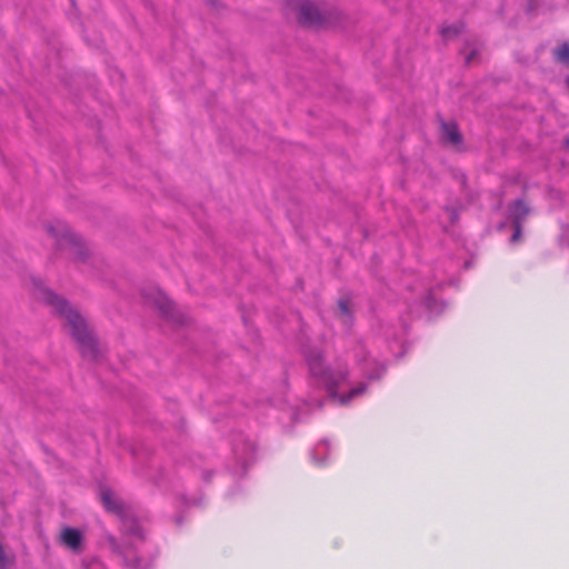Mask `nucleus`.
<instances>
[{
    "instance_id": "nucleus-10",
    "label": "nucleus",
    "mask_w": 569,
    "mask_h": 569,
    "mask_svg": "<svg viewBox=\"0 0 569 569\" xmlns=\"http://www.w3.org/2000/svg\"><path fill=\"white\" fill-rule=\"evenodd\" d=\"M109 541L111 543L112 549L123 557L124 565L128 568L141 569V566H140L141 559L140 558H134L132 560L129 559V556L127 552V550L129 549V546H122V545L118 543L114 538H110Z\"/></svg>"
},
{
    "instance_id": "nucleus-3",
    "label": "nucleus",
    "mask_w": 569,
    "mask_h": 569,
    "mask_svg": "<svg viewBox=\"0 0 569 569\" xmlns=\"http://www.w3.org/2000/svg\"><path fill=\"white\" fill-rule=\"evenodd\" d=\"M46 230L58 249L66 250L71 258L84 260L88 257L89 250L82 242V239L73 233L66 222L56 220L48 223Z\"/></svg>"
},
{
    "instance_id": "nucleus-9",
    "label": "nucleus",
    "mask_w": 569,
    "mask_h": 569,
    "mask_svg": "<svg viewBox=\"0 0 569 569\" xmlns=\"http://www.w3.org/2000/svg\"><path fill=\"white\" fill-rule=\"evenodd\" d=\"M529 207L521 200H517L513 202L511 207V217L513 220V226L517 228V233L520 232L521 223L529 214Z\"/></svg>"
},
{
    "instance_id": "nucleus-12",
    "label": "nucleus",
    "mask_w": 569,
    "mask_h": 569,
    "mask_svg": "<svg viewBox=\"0 0 569 569\" xmlns=\"http://www.w3.org/2000/svg\"><path fill=\"white\" fill-rule=\"evenodd\" d=\"M365 392V386L363 385H359L358 387L356 388H352L348 395L346 396H341L339 398V402L345 405V403H348L353 397L356 396H359L361 393Z\"/></svg>"
},
{
    "instance_id": "nucleus-4",
    "label": "nucleus",
    "mask_w": 569,
    "mask_h": 569,
    "mask_svg": "<svg viewBox=\"0 0 569 569\" xmlns=\"http://www.w3.org/2000/svg\"><path fill=\"white\" fill-rule=\"evenodd\" d=\"M100 499L108 511L113 512L121 518V531L126 538H136L141 541L144 540V529L137 519L124 512L121 501L110 489H102L100 492Z\"/></svg>"
},
{
    "instance_id": "nucleus-6",
    "label": "nucleus",
    "mask_w": 569,
    "mask_h": 569,
    "mask_svg": "<svg viewBox=\"0 0 569 569\" xmlns=\"http://www.w3.org/2000/svg\"><path fill=\"white\" fill-rule=\"evenodd\" d=\"M297 19L302 24L313 26L320 21V13L309 1H299L297 4Z\"/></svg>"
},
{
    "instance_id": "nucleus-11",
    "label": "nucleus",
    "mask_w": 569,
    "mask_h": 569,
    "mask_svg": "<svg viewBox=\"0 0 569 569\" xmlns=\"http://www.w3.org/2000/svg\"><path fill=\"white\" fill-rule=\"evenodd\" d=\"M556 58L562 63L569 64V44L563 43L556 50Z\"/></svg>"
},
{
    "instance_id": "nucleus-2",
    "label": "nucleus",
    "mask_w": 569,
    "mask_h": 569,
    "mask_svg": "<svg viewBox=\"0 0 569 569\" xmlns=\"http://www.w3.org/2000/svg\"><path fill=\"white\" fill-rule=\"evenodd\" d=\"M307 363L311 376L325 387L331 398H336L339 387L348 378L346 366L338 365L335 369L328 367L322 355L318 351H311L307 356Z\"/></svg>"
},
{
    "instance_id": "nucleus-8",
    "label": "nucleus",
    "mask_w": 569,
    "mask_h": 569,
    "mask_svg": "<svg viewBox=\"0 0 569 569\" xmlns=\"http://www.w3.org/2000/svg\"><path fill=\"white\" fill-rule=\"evenodd\" d=\"M441 137L442 140L452 144L459 146L462 142V137L455 122H442L441 123Z\"/></svg>"
},
{
    "instance_id": "nucleus-15",
    "label": "nucleus",
    "mask_w": 569,
    "mask_h": 569,
    "mask_svg": "<svg viewBox=\"0 0 569 569\" xmlns=\"http://www.w3.org/2000/svg\"><path fill=\"white\" fill-rule=\"evenodd\" d=\"M520 234H521V231L519 233H517V228L515 227V233L512 236V240L513 241L517 240L520 237Z\"/></svg>"
},
{
    "instance_id": "nucleus-7",
    "label": "nucleus",
    "mask_w": 569,
    "mask_h": 569,
    "mask_svg": "<svg viewBox=\"0 0 569 569\" xmlns=\"http://www.w3.org/2000/svg\"><path fill=\"white\" fill-rule=\"evenodd\" d=\"M61 540L68 548L78 551L81 549L83 537L80 530L67 527L61 532Z\"/></svg>"
},
{
    "instance_id": "nucleus-5",
    "label": "nucleus",
    "mask_w": 569,
    "mask_h": 569,
    "mask_svg": "<svg viewBox=\"0 0 569 569\" xmlns=\"http://www.w3.org/2000/svg\"><path fill=\"white\" fill-rule=\"evenodd\" d=\"M143 297L148 303H152L166 319L173 326L184 325L186 316L176 308L173 302L159 289L150 288L143 291Z\"/></svg>"
},
{
    "instance_id": "nucleus-13",
    "label": "nucleus",
    "mask_w": 569,
    "mask_h": 569,
    "mask_svg": "<svg viewBox=\"0 0 569 569\" xmlns=\"http://www.w3.org/2000/svg\"><path fill=\"white\" fill-rule=\"evenodd\" d=\"M338 310H339L340 317L346 318V320L349 318L350 307H349V302L347 300H340L338 302Z\"/></svg>"
},
{
    "instance_id": "nucleus-1",
    "label": "nucleus",
    "mask_w": 569,
    "mask_h": 569,
    "mask_svg": "<svg viewBox=\"0 0 569 569\" xmlns=\"http://www.w3.org/2000/svg\"><path fill=\"white\" fill-rule=\"evenodd\" d=\"M33 293L37 299L52 307L54 312L66 319V326L77 341L82 356L90 360H98V343L83 317L66 299L52 292L40 280L33 281Z\"/></svg>"
},
{
    "instance_id": "nucleus-14",
    "label": "nucleus",
    "mask_w": 569,
    "mask_h": 569,
    "mask_svg": "<svg viewBox=\"0 0 569 569\" xmlns=\"http://www.w3.org/2000/svg\"><path fill=\"white\" fill-rule=\"evenodd\" d=\"M451 32L455 33L456 30H453L452 28L442 29V33L445 37H448Z\"/></svg>"
}]
</instances>
